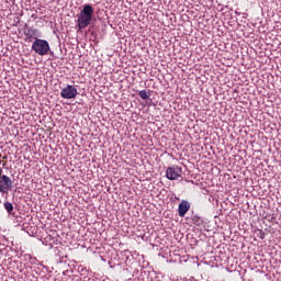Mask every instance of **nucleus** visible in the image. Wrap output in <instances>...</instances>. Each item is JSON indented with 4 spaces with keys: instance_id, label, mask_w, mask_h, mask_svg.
<instances>
[{
    "instance_id": "f257e3e1",
    "label": "nucleus",
    "mask_w": 281,
    "mask_h": 281,
    "mask_svg": "<svg viewBox=\"0 0 281 281\" xmlns=\"http://www.w3.org/2000/svg\"><path fill=\"white\" fill-rule=\"evenodd\" d=\"M91 21H93V7L91 4L83 5V9L77 15V23L79 30H85V27H89L91 25Z\"/></svg>"
},
{
    "instance_id": "f03ea898",
    "label": "nucleus",
    "mask_w": 281,
    "mask_h": 281,
    "mask_svg": "<svg viewBox=\"0 0 281 281\" xmlns=\"http://www.w3.org/2000/svg\"><path fill=\"white\" fill-rule=\"evenodd\" d=\"M31 49L37 54V56H47L49 54V42L47 40L35 38Z\"/></svg>"
},
{
    "instance_id": "7ed1b4c3",
    "label": "nucleus",
    "mask_w": 281,
    "mask_h": 281,
    "mask_svg": "<svg viewBox=\"0 0 281 281\" xmlns=\"http://www.w3.org/2000/svg\"><path fill=\"white\" fill-rule=\"evenodd\" d=\"M13 183L12 178L3 175V169L0 168V193L8 194L12 190Z\"/></svg>"
},
{
    "instance_id": "20e7f679",
    "label": "nucleus",
    "mask_w": 281,
    "mask_h": 281,
    "mask_svg": "<svg viewBox=\"0 0 281 281\" xmlns=\"http://www.w3.org/2000/svg\"><path fill=\"white\" fill-rule=\"evenodd\" d=\"M183 175V169L179 166H172L167 168L166 177L169 181H176L177 179H181Z\"/></svg>"
},
{
    "instance_id": "39448f33",
    "label": "nucleus",
    "mask_w": 281,
    "mask_h": 281,
    "mask_svg": "<svg viewBox=\"0 0 281 281\" xmlns=\"http://www.w3.org/2000/svg\"><path fill=\"white\" fill-rule=\"evenodd\" d=\"M60 95L64 98V100H74L76 95H78V89L71 85H68L61 89Z\"/></svg>"
},
{
    "instance_id": "423d86ee",
    "label": "nucleus",
    "mask_w": 281,
    "mask_h": 281,
    "mask_svg": "<svg viewBox=\"0 0 281 281\" xmlns=\"http://www.w3.org/2000/svg\"><path fill=\"white\" fill-rule=\"evenodd\" d=\"M24 36H26L27 41H32V38L36 41V38H38L41 34H38V31L36 29L32 26H26V29L24 30Z\"/></svg>"
},
{
    "instance_id": "0eeeda50",
    "label": "nucleus",
    "mask_w": 281,
    "mask_h": 281,
    "mask_svg": "<svg viewBox=\"0 0 281 281\" xmlns=\"http://www.w3.org/2000/svg\"><path fill=\"white\" fill-rule=\"evenodd\" d=\"M188 212H190V202L182 201L178 206V214L181 218H183Z\"/></svg>"
},
{
    "instance_id": "6e6552de",
    "label": "nucleus",
    "mask_w": 281,
    "mask_h": 281,
    "mask_svg": "<svg viewBox=\"0 0 281 281\" xmlns=\"http://www.w3.org/2000/svg\"><path fill=\"white\" fill-rule=\"evenodd\" d=\"M138 95H139V98H142V100H149L150 99V91L140 90Z\"/></svg>"
},
{
    "instance_id": "1a4fd4ad",
    "label": "nucleus",
    "mask_w": 281,
    "mask_h": 281,
    "mask_svg": "<svg viewBox=\"0 0 281 281\" xmlns=\"http://www.w3.org/2000/svg\"><path fill=\"white\" fill-rule=\"evenodd\" d=\"M4 210H7V212L10 214L12 213V211L14 210V206L12 205V203L10 202H4Z\"/></svg>"
},
{
    "instance_id": "9d476101",
    "label": "nucleus",
    "mask_w": 281,
    "mask_h": 281,
    "mask_svg": "<svg viewBox=\"0 0 281 281\" xmlns=\"http://www.w3.org/2000/svg\"><path fill=\"white\" fill-rule=\"evenodd\" d=\"M3 159H8V156H3Z\"/></svg>"
},
{
    "instance_id": "9b49d317",
    "label": "nucleus",
    "mask_w": 281,
    "mask_h": 281,
    "mask_svg": "<svg viewBox=\"0 0 281 281\" xmlns=\"http://www.w3.org/2000/svg\"><path fill=\"white\" fill-rule=\"evenodd\" d=\"M0 164H1V160H0Z\"/></svg>"
}]
</instances>
